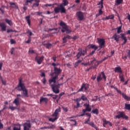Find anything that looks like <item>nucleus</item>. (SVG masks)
Here are the masks:
<instances>
[{"mask_svg":"<svg viewBox=\"0 0 130 130\" xmlns=\"http://www.w3.org/2000/svg\"><path fill=\"white\" fill-rule=\"evenodd\" d=\"M7 32H8V33H10V32H14V30H13V29H7Z\"/></svg>","mask_w":130,"mask_h":130,"instance_id":"nucleus-62","label":"nucleus"},{"mask_svg":"<svg viewBox=\"0 0 130 130\" xmlns=\"http://www.w3.org/2000/svg\"><path fill=\"white\" fill-rule=\"evenodd\" d=\"M127 55H128L129 59H130V50L128 51V52L127 53Z\"/></svg>","mask_w":130,"mask_h":130,"instance_id":"nucleus-64","label":"nucleus"},{"mask_svg":"<svg viewBox=\"0 0 130 130\" xmlns=\"http://www.w3.org/2000/svg\"><path fill=\"white\" fill-rule=\"evenodd\" d=\"M92 113L94 114L98 115V114H99V110H98V109H93L92 110Z\"/></svg>","mask_w":130,"mask_h":130,"instance_id":"nucleus-30","label":"nucleus"},{"mask_svg":"<svg viewBox=\"0 0 130 130\" xmlns=\"http://www.w3.org/2000/svg\"><path fill=\"white\" fill-rule=\"evenodd\" d=\"M125 109H126L127 110H130V104H125Z\"/></svg>","mask_w":130,"mask_h":130,"instance_id":"nucleus-35","label":"nucleus"},{"mask_svg":"<svg viewBox=\"0 0 130 130\" xmlns=\"http://www.w3.org/2000/svg\"><path fill=\"white\" fill-rule=\"evenodd\" d=\"M17 97L15 100L14 101H13V103L14 104H15V105L16 106H18L19 105H20V99L18 97H22L23 98V95L20 94H18L16 95Z\"/></svg>","mask_w":130,"mask_h":130,"instance_id":"nucleus-11","label":"nucleus"},{"mask_svg":"<svg viewBox=\"0 0 130 130\" xmlns=\"http://www.w3.org/2000/svg\"><path fill=\"white\" fill-rule=\"evenodd\" d=\"M103 121L104 124H108V123H109V121H107L105 119H104L103 120Z\"/></svg>","mask_w":130,"mask_h":130,"instance_id":"nucleus-43","label":"nucleus"},{"mask_svg":"<svg viewBox=\"0 0 130 130\" xmlns=\"http://www.w3.org/2000/svg\"><path fill=\"white\" fill-rule=\"evenodd\" d=\"M25 20H26L27 24H28L29 26H31V20H30V16H26Z\"/></svg>","mask_w":130,"mask_h":130,"instance_id":"nucleus-27","label":"nucleus"},{"mask_svg":"<svg viewBox=\"0 0 130 130\" xmlns=\"http://www.w3.org/2000/svg\"><path fill=\"white\" fill-rule=\"evenodd\" d=\"M123 0H116L115 5V6H119L121 4H122Z\"/></svg>","mask_w":130,"mask_h":130,"instance_id":"nucleus-28","label":"nucleus"},{"mask_svg":"<svg viewBox=\"0 0 130 130\" xmlns=\"http://www.w3.org/2000/svg\"><path fill=\"white\" fill-rule=\"evenodd\" d=\"M5 21L6 22V23H7L8 25H10V26H12V25L13 24V23H12V21L9 19H6Z\"/></svg>","mask_w":130,"mask_h":130,"instance_id":"nucleus-34","label":"nucleus"},{"mask_svg":"<svg viewBox=\"0 0 130 130\" xmlns=\"http://www.w3.org/2000/svg\"><path fill=\"white\" fill-rule=\"evenodd\" d=\"M98 43L99 44L100 49H102L105 47V40L98 38Z\"/></svg>","mask_w":130,"mask_h":130,"instance_id":"nucleus-8","label":"nucleus"},{"mask_svg":"<svg viewBox=\"0 0 130 130\" xmlns=\"http://www.w3.org/2000/svg\"><path fill=\"white\" fill-rule=\"evenodd\" d=\"M43 84H46V79L45 78V77H44L43 79Z\"/></svg>","mask_w":130,"mask_h":130,"instance_id":"nucleus-59","label":"nucleus"},{"mask_svg":"<svg viewBox=\"0 0 130 130\" xmlns=\"http://www.w3.org/2000/svg\"><path fill=\"white\" fill-rule=\"evenodd\" d=\"M55 128V125L52 124L50 126H49V129H52Z\"/></svg>","mask_w":130,"mask_h":130,"instance_id":"nucleus-46","label":"nucleus"},{"mask_svg":"<svg viewBox=\"0 0 130 130\" xmlns=\"http://www.w3.org/2000/svg\"><path fill=\"white\" fill-rule=\"evenodd\" d=\"M79 51L77 54L76 55V57H77V59H79L81 56H84L86 53H87V51L86 50H82V49L79 48L78 49Z\"/></svg>","mask_w":130,"mask_h":130,"instance_id":"nucleus-6","label":"nucleus"},{"mask_svg":"<svg viewBox=\"0 0 130 130\" xmlns=\"http://www.w3.org/2000/svg\"><path fill=\"white\" fill-rule=\"evenodd\" d=\"M62 4H60V6H61L63 7V8H64V7L68 6L69 5V1L68 0H63Z\"/></svg>","mask_w":130,"mask_h":130,"instance_id":"nucleus-25","label":"nucleus"},{"mask_svg":"<svg viewBox=\"0 0 130 130\" xmlns=\"http://www.w3.org/2000/svg\"><path fill=\"white\" fill-rule=\"evenodd\" d=\"M42 102H45L46 104H47V102H48V99L46 98L41 97L40 100V103L41 104Z\"/></svg>","mask_w":130,"mask_h":130,"instance_id":"nucleus-20","label":"nucleus"},{"mask_svg":"<svg viewBox=\"0 0 130 130\" xmlns=\"http://www.w3.org/2000/svg\"><path fill=\"white\" fill-rule=\"evenodd\" d=\"M46 45L47 48H49V47H51L52 46L51 44H49V43L46 44Z\"/></svg>","mask_w":130,"mask_h":130,"instance_id":"nucleus-52","label":"nucleus"},{"mask_svg":"<svg viewBox=\"0 0 130 130\" xmlns=\"http://www.w3.org/2000/svg\"><path fill=\"white\" fill-rule=\"evenodd\" d=\"M85 109L86 110V111H88V112H90L91 110V109L90 108V107H86Z\"/></svg>","mask_w":130,"mask_h":130,"instance_id":"nucleus-51","label":"nucleus"},{"mask_svg":"<svg viewBox=\"0 0 130 130\" xmlns=\"http://www.w3.org/2000/svg\"><path fill=\"white\" fill-rule=\"evenodd\" d=\"M31 41V37H28V39L27 41L25 42V43H27V44H29Z\"/></svg>","mask_w":130,"mask_h":130,"instance_id":"nucleus-40","label":"nucleus"},{"mask_svg":"<svg viewBox=\"0 0 130 130\" xmlns=\"http://www.w3.org/2000/svg\"><path fill=\"white\" fill-rule=\"evenodd\" d=\"M58 78V76H55L53 77L51 80H49L50 85L51 87V85H55V83H56V79Z\"/></svg>","mask_w":130,"mask_h":130,"instance_id":"nucleus-14","label":"nucleus"},{"mask_svg":"<svg viewBox=\"0 0 130 130\" xmlns=\"http://www.w3.org/2000/svg\"><path fill=\"white\" fill-rule=\"evenodd\" d=\"M124 34H121V38L122 40H124V42L122 44V45H124L126 42H127V39L126 38V37L124 36Z\"/></svg>","mask_w":130,"mask_h":130,"instance_id":"nucleus-19","label":"nucleus"},{"mask_svg":"<svg viewBox=\"0 0 130 130\" xmlns=\"http://www.w3.org/2000/svg\"><path fill=\"white\" fill-rule=\"evenodd\" d=\"M54 4H45L43 6V7H52Z\"/></svg>","mask_w":130,"mask_h":130,"instance_id":"nucleus-49","label":"nucleus"},{"mask_svg":"<svg viewBox=\"0 0 130 130\" xmlns=\"http://www.w3.org/2000/svg\"><path fill=\"white\" fill-rule=\"evenodd\" d=\"M102 76H103V79H105V81H106V76H105V74H104V72H102L101 73Z\"/></svg>","mask_w":130,"mask_h":130,"instance_id":"nucleus-44","label":"nucleus"},{"mask_svg":"<svg viewBox=\"0 0 130 130\" xmlns=\"http://www.w3.org/2000/svg\"><path fill=\"white\" fill-rule=\"evenodd\" d=\"M81 62H82V60H79L78 61H76L75 63V68H77V67H78V66H79V64Z\"/></svg>","mask_w":130,"mask_h":130,"instance_id":"nucleus-36","label":"nucleus"},{"mask_svg":"<svg viewBox=\"0 0 130 130\" xmlns=\"http://www.w3.org/2000/svg\"><path fill=\"white\" fill-rule=\"evenodd\" d=\"M114 72L115 73H122V70H121V68H120V67H118L115 68Z\"/></svg>","mask_w":130,"mask_h":130,"instance_id":"nucleus-24","label":"nucleus"},{"mask_svg":"<svg viewBox=\"0 0 130 130\" xmlns=\"http://www.w3.org/2000/svg\"><path fill=\"white\" fill-rule=\"evenodd\" d=\"M92 64H94V65L93 66V69H96V68H97V67H98V66H99V64L100 63V62L97 60H96V59L94 58L92 60V61L91 62Z\"/></svg>","mask_w":130,"mask_h":130,"instance_id":"nucleus-17","label":"nucleus"},{"mask_svg":"<svg viewBox=\"0 0 130 130\" xmlns=\"http://www.w3.org/2000/svg\"><path fill=\"white\" fill-rule=\"evenodd\" d=\"M83 89H84V91H87V90H88V87L86 86L85 84H82L81 88L79 89L78 92H82Z\"/></svg>","mask_w":130,"mask_h":130,"instance_id":"nucleus-22","label":"nucleus"},{"mask_svg":"<svg viewBox=\"0 0 130 130\" xmlns=\"http://www.w3.org/2000/svg\"><path fill=\"white\" fill-rule=\"evenodd\" d=\"M10 42L11 44H15L16 43V41H15L14 39H11Z\"/></svg>","mask_w":130,"mask_h":130,"instance_id":"nucleus-47","label":"nucleus"},{"mask_svg":"<svg viewBox=\"0 0 130 130\" xmlns=\"http://www.w3.org/2000/svg\"><path fill=\"white\" fill-rule=\"evenodd\" d=\"M81 99H82V100H83V101H86V100H87L88 99H87V97H85V95H83L82 96H81Z\"/></svg>","mask_w":130,"mask_h":130,"instance_id":"nucleus-42","label":"nucleus"},{"mask_svg":"<svg viewBox=\"0 0 130 130\" xmlns=\"http://www.w3.org/2000/svg\"><path fill=\"white\" fill-rule=\"evenodd\" d=\"M43 59H44V56L43 55L41 57L36 56L35 58V60L38 64H41V63H42V61H43Z\"/></svg>","mask_w":130,"mask_h":130,"instance_id":"nucleus-12","label":"nucleus"},{"mask_svg":"<svg viewBox=\"0 0 130 130\" xmlns=\"http://www.w3.org/2000/svg\"><path fill=\"white\" fill-rule=\"evenodd\" d=\"M75 101H76L77 103H80V101H81V99H77L76 100H75Z\"/></svg>","mask_w":130,"mask_h":130,"instance_id":"nucleus-58","label":"nucleus"},{"mask_svg":"<svg viewBox=\"0 0 130 130\" xmlns=\"http://www.w3.org/2000/svg\"><path fill=\"white\" fill-rule=\"evenodd\" d=\"M87 47L88 48H92V49H94V50L92 51V52L90 53L89 55H92V54H94V53H95V51L98 49V47L93 44H90L87 46Z\"/></svg>","mask_w":130,"mask_h":130,"instance_id":"nucleus-10","label":"nucleus"},{"mask_svg":"<svg viewBox=\"0 0 130 130\" xmlns=\"http://www.w3.org/2000/svg\"><path fill=\"white\" fill-rule=\"evenodd\" d=\"M121 94L122 95V97L125 99V100H127V101L130 100L129 96H126V95L124 94V93H121Z\"/></svg>","mask_w":130,"mask_h":130,"instance_id":"nucleus-32","label":"nucleus"},{"mask_svg":"<svg viewBox=\"0 0 130 130\" xmlns=\"http://www.w3.org/2000/svg\"><path fill=\"white\" fill-rule=\"evenodd\" d=\"M13 130H21V126H19V128L15 126L13 127Z\"/></svg>","mask_w":130,"mask_h":130,"instance_id":"nucleus-53","label":"nucleus"},{"mask_svg":"<svg viewBox=\"0 0 130 130\" xmlns=\"http://www.w3.org/2000/svg\"><path fill=\"white\" fill-rule=\"evenodd\" d=\"M62 41H63V43H66V42H67V39L64 37V38L62 39Z\"/></svg>","mask_w":130,"mask_h":130,"instance_id":"nucleus-63","label":"nucleus"},{"mask_svg":"<svg viewBox=\"0 0 130 130\" xmlns=\"http://www.w3.org/2000/svg\"><path fill=\"white\" fill-rule=\"evenodd\" d=\"M22 125L24 127L23 130H30V128H31V123L30 122H25Z\"/></svg>","mask_w":130,"mask_h":130,"instance_id":"nucleus-13","label":"nucleus"},{"mask_svg":"<svg viewBox=\"0 0 130 130\" xmlns=\"http://www.w3.org/2000/svg\"><path fill=\"white\" fill-rule=\"evenodd\" d=\"M60 11L61 13H66V8H63L62 5H59V7H56L54 9L55 14H58Z\"/></svg>","mask_w":130,"mask_h":130,"instance_id":"nucleus-7","label":"nucleus"},{"mask_svg":"<svg viewBox=\"0 0 130 130\" xmlns=\"http://www.w3.org/2000/svg\"><path fill=\"white\" fill-rule=\"evenodd\" d=\"M76 15L80 21H82V20H84V14H83L82 12L79 11L77 12Z\"/></svg>","mask_w":130,"mask_h":130,"instance_id":"nucleus-16","label":"nucleus"},{"mask_svg":"<svg viewBox=\"0 0 130 130\" xmlns=\"http://www.w3.org/2000/svg\"><path fill=\"white\" fill-rule=\"evenodd\" d=\"M113 88L115 89V90H116V91H117L118 93H119V94H121V91L118 90V88H117L116 87H113Z\"/></svg>","mask_w":130,"mask_h":130,"instance_id":"nucleus-41","label":"nucleus"},{"mask_svg":"<svg viewBox=\"0 0 130 130\" xmlns=\"http://www.w3.org/2000/svg\"><path fill=\"white\" fill-rule=\"evenodd\" d=\"M0 27H1L2 31H6L7 30V25L5 23H0Z\"/></svg>","mask_w":130,"mask_h":130,"instance_id":"nucleus-21","label":"nucleus"},{"mask_svg":"<svg viewBox=\"0 0 130 130\" xmlns=\"http://www.w3.org/2000/svg\"><path fill=\"white\" fill-rule=\"evenodd\" d=\"M119 77L121 82H124V78H123V76L122 75H119Z\"/></svg>","mask_w":130,"mask_h":130,"instance_id":"nucleus-38","label":"nucleus"},{"mask_svg":"<svg viewBox=\"0 0 130 130\" xmlns=\"http://www.w3.org/2000/svg\"><path fill=\"white\" fill-rule=\"evenodd\" d=\"M90 118H88V119L84 122L85 124H89V125H90L91 127H93V128H95V129L99 130V128L97 127V126L96 125V124H95V123H94V122H89L90 121Z\"/></svg>","mask_w":130,"mask_h":130,"instance_id":"nucleus-9","label":"nucleus"},{"mask_svg":"<svg viewBox=\"0 0 130 130\" xmlns=\"http://www.w3.org/2000/svg\"><path fill=\"white\" fill-rule=\"evenodd\" d=\"M9 109H11L12 111H14L15 109H17V107H13V106H10L9 107Z\"/></svg>","mask_w":130,"mask_h":130,"instance_id":"nucleus-39","label":"nucleus"},{"mask_svg":"<svg viewBox=\"0 0 130 130\" xmlns=\"http://www.w3.org/2000/svg\"><path fill=\"white\" fill-rule=\"evenodd\" d=\"M63 83L58 84L57 85H51L52 91L55 94H58L59 93V86H62Z\"/></svg>","mask_w":130,"mask_h":130,"instance_id":"nucleus-3","label":"nucleus"},{"mask_svg":"<svg viewBox=\"0 0 130 130\" xmlns=\"http://www.w3.org/2000/svg\"><path fill=\"white\" fill-rule=\"evenodd\" d=\"M121 26H119L117 29V33L118 34H119V33H121Z\"/></svg>","mask_w":130,"mask_h":130,"instance_id":"nucleus-45","label":"nucleus"},{"mask_svg":"<svg viewBox=\"0 0 130 130\" xmlns=\"http://www.w3.org/2000/svg\"><path fill=\"white\" fill-rule=\"evenodd\" d=\"M119 38H120V36L117 34H115L112 37L111 39H114L116 42H118L119 41Z\"/></svg>","mask_w":130,"mask_h":130,"instance_id":"nucleus-18","label":"nucleus"},{"mask_svg":"<svg viewBox=\"0 0 130 130\" xmlns=\"http://www.w3.org/2000/svg\"><path fill=\"white\" fill-rule=\"evenodd\" d=\"M32 7H39V3H34Z\"/></svg>","mask_w":130,"mask_h":130,"instance_id":"nucleus-50","label":"nucleus"},{"mask_svg":"<svg viewBox=\"0 0 130 130\" xmlns=\"http://www.w3.org/2000/svg\"><path fill=\"white\" fill-rule=\"evenodd\" d=\"M103 1L104 0H101V1L99 2V4H98V6H99V8H101V9H103V8H104V6H103Z\"/></svg>","mask_w":130,"mask_h":130,"instance_id":"nucleus-29","label":"nucleus"},{"mask_svg":"<svg viewBox=\"0 0 130 130\" xmlns=\"http://www.w3.org/2000/svg\"><path fill=\"white\" fill-rule=\"evenodd\" d=\"M60 108H58L57 109L55 110V112L52 115V117H55L54 118H49V121H51V122H54L55 120H57L58 119V117L57 116L58 115V113L60 112Z\"/></svg>","mask_w":130,"mask_h":130,"instance_id":"nucleus-1","label":"nucleus"},{"mask_svg":"<svg viewBox=\"0 0 130 130\" xmlns=\"http://www.w3.org/2000/svg\"><path fill=\"white\" fill-rule=\"evenodd\" d=\"M98 83H99L101 81H102V77H101V74H99L96 78Z\"/></svg>","mask_w":130,"mask_h":130,"instance_id":"nucleus-33","label":"nucleus"},{"mask_svg":"<svg viewBox=\"0 0 130 130\" xmlns=\"http://www.w3.org/2000/svg\"><path fill=\"white\" fill-rule=\"evenodd\" d=\"M117 115L115 116L116 118H118L119 119V118H123V119H128V117L126 115H125V114H124V112H117Z\"/></svg>","mask_w":130,"mask_h":130,"instance_id":"nucleus-4","label":"nucleus"},{"mask_svg":"<svg viewBox=\"0 0 130 130\" xmlns=\"http://www.w3.org/2000/svg\"><path fill=\"white\" fill-rule=\"evenodd\" d=\"M102 9L103 8H100V10H99V13L96 15V17H99V16H101V15H102L103 14V11H102Z\"/></svg>","mask_w":130,"mask_h":130,"instance_id":"nucleus-31","label":"nucleus"},{"mask_svg":"<svg viewBox=\"0 0 130 130\" xmlns=\"http://www.w3.org/2000/svg\"><path fill=\"white\" fill-rule=\"evenodd\" d=\"M49 129V126H44L40 128V129Z\"/></svg>","mask_w":130,"mask_h":130,"instance_id":"nucleus-48","label":"nucleus"},{"mask_svg":"<svg viewBox=\"0 0 130 130\" xmlns=\"http://www.w3.org/2000/svg\"><path fill=\"white\" fill-rule=\"evenodd\" d=\"M22 78L19 79V82L17 85V89L18 91H22L23 90L26 89V86L24 85V83H22Z\"/></svg>","mask_w":130,"mask_h":130,"instance_id":"nucleus-5","label":"nucleus"},{"mask_svg":"<svg viewBox=\"0 0 130 130\" xmlns=\"http://www.w3.org/2000/svg\"><path fill=\"white\" fill-rule=\"evenodd\" d=\"M60 26L62 27L61 32L62 33H64V32L66 31V33L67 34H70V33L72 32V31L69 29V26L67 25V24H66V23L61 21L60 23Z\"/></svg>","mask_w":130,"mask_h":130,"instance_id":"nucleus-2","label":"nucleus"},{"mask_svg":"<svg viewBox=\"0 0 130 130\" xmlns=\"http://www.w3.org/2000/svg\"><path fill=\"white\" fill-rule=\"evenodd\" d=\"M9 5H10V8H12V9H16V10L19 9L18 6L16 5V4L12 2H9Z\"/></svg>","mask_w":130,"mask_h":130,"instance_id":"nucleus-23","label":"nucleus"},{"mask_svg":"<svg viewBox=\"0 0 130 130\" xmlns=\"http://www.w3.org/2000/svg\"><path fill=\"white\" fill-rule=\"evenodd\" d=\"M41 77H44V78H45V73L44 72H42L41 75Z\"/></svg>","mask_w":130,"mask_h":130,"instance_id":"nucleus-61","label":"nucleus"},{"mask_svg":"<svg viewBox=\"0 0 130 130\" xmlns=\"http://www.w3.org/2000/svg\"><path fill=\"white\" fill-rule=\"evenodd\" d=\"M22 91V94H23V96L25 97H28V90L26 88L21 90Z\"/></svg>","mask_w":130,"mask_h":130,"instance_id":"nucleus-26","label":"nucleus"},{"mask_svg":"<svg viewBox=\"0 0 130 130\" xmlns=\"http://www.w3.org/2000/svg\"><path fill=\"white\" fill-rule=\"evenodd\" d=\"M80 107V103H77V106H74V108H79Z\"/></svg>","mask_w":130,"mask_h":130,"instance_id":"nucleus-56","label":"nucleus"},{"mask_svg":"<svg viewBox=\"0 0 130 130\" xmlns=\"http://www.w3.org/2000/svg\"><path fill=\"white\" fill-rule=\"evenodd\" d=\"M29 2H28L27 1H26L25 2H24V4H23V6H29Z\"/></svg>","mask_w":130,"mask_h":130,"instance_id":"nucleus-57","label":"nucleus"},{"mask_svg":"<svg viewBox=\"0 0 130 130\" xmlns=\"http://www.w3.org/2000/svg\"><path fill=\"white\" fill-rule=\"evenodd\" d=\"M62 70L60 68H57L56 67L54 68V74H55V76L58 77V75L61 73Z\"/></svg>","mask_w":130,"mask_h":130,"instance_id":"nucleus-15","label":"nucleus"},{"mask_svg":"<svg viewBox=\"0 0 130 130\" xmlns=\"http://www.w3.org/2000/svg\"><path fill=\"white\" fill-rule=\"evenodd\" d=\"M62 109H63V111H64V112H68V111H69L68 108L63 107Z\"/></svg>","mask_w":130,"mask_h":130,"instance_id":"nucleus-55","label":"nucleus"},{"mask_svg":"<svg viewBox=\"0 0 130 130\" xmlns=\"http://www.w3.org/2000/svg\"><path fill=\"white\" fill-rule=\"evenodd\" d=\"M11 51V54H14V52H15V48H12Z\"/></svg>","mask_w":130,"mask_h":130,"instance_id":"nucleus-54","label":"nucleus"},{"mask_svg":"<svg viewBox=\"0 0 130 130\" xmlns=\"http://www.w3.org/2000/svg\"><path fill=\"white\" fill-rule=\"evenodd\" d=\"M27 34H29V37H31L32 35H33V33L30 30V29H28L27 31L26 32Z\"/></svg>","mask_w":130,"mask_h":130,"instance_id":"nucleus-37","label":"nucleus"},{"mask_svg":"<svg viewBox=\"0 0 130 130\" xmlns=\"http://www.w3.org/2000/svg\"><path fill=\"white\" fill-rule=\"evenodd\" d=\"M58 95H54V96H53L52 98L53 99H54V100H55V99H56L57 98Z\"/></svg>","mask_w":130,"mask_h":130,"instance_id":"nucleus-60","label":"nucleus"}]
</instances>
